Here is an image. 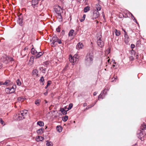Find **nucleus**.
Instances as JSON below:
<instances>
[{"label":"nucleus","instance_id":"obj_1","mask_svg":"<svg viewBox=\"0 0 146 146\" xmlns=\"http://www.w3.org/2000/svg\"><path fill=\"white\" fill-rule=\"evenodd\" d=\"M27 110H24L20 111V113L17 115V119L18 120H21L25 118V116L27 114Z\"/></svg>","mask_w":146,"mask_h":146},{"label":"nucleus","instance_id":"obj_2","mask_svg":"<svg viewBox=\"0 0 146 146\" xmlns=\"http://www.w3.org/2000/svg\"><path fill=\"white\" fill-rule=\"evenodd\" d=\"M93 56L92 54L88 53L86 55L85 59V62L87 64H90L92 63L93 59Z\"/></svg>","mask_w":146,"mask_h":146},{"label":"nucleus","instance_id":"obj_3","mask_svg":"<svg viewBox=\"0 0 146 146\" xmlns=\"http://www.w3.org/2000/svg\"><path fill=\"white\" fill-rule=\"evenodd\" d=\"M97 44L100 47H103L104 45V43L103 41L101 40L102 36V35L100 33L97 34Z\"/></svg>","mask_w":146,"mask_h":146},{"label":"nucleus","instance_id":"obj_4","mask_svg":"<svg viewBox=\"0 0 146 146\" xmlns=\"http://www.w3.org/2000/svg\"><path fill=\"white\" fill-rule=\"evenodd\" d=\"M58 38L55 35H54L52 38L51 40H50L51 42H52L51 44L52 46L54 47L56 46L57 44L55 43L57 41Z\"/></svg>","mask_w":146,"mask_h":146},{"label":"nucleus","instance_id":"obj_5","mask_svg":"<svg viewBox=\"0 0 146 146\" xmlns=\"http://www.w3.org/2000/svg\"><path fill=\"white\" fill-rule=\"evenodd\" d=\"M54 11L56 15H59L63 12L62 9L59 6H56L54 8Z\"/></svg>","mask_w":146,"mask_h":146},{"label":"nucleus","instance_id":"obj_6","mask_svg":"<svg viewBox=\"0 0 146 146\" xmlns=\"http://www.w3.org/2000/svg\"><path fill=\"white\" fill-rule=\"evenodd\" d=\"M99 16L100 14L99 11L96 10H94L93 12V14L92 17L93 19H96Z\"/></svg>","mask_w":146,"mask_h":146},{"label":"nucleus","instance_id":"obj_7","mask_svg":"<svg viewBox=\"0 0 146 146\" xmlns=\"http://www.w3.org/2000/svg\"><path fill=\"white\" fill-rule=\"evenodd\" d=\"M129 38L127 34L125 35L124 41L126 44L128 43L129 41Z\"/></svg>","mask_w":146,"mask_h":146},{"label":"nucleus","instance_id":"obj_8","mask_svg":"<svg viewBox=\"0 0 146 146\" xmlns=\"http://www.w3.org/2000/svg\"><path fill=\"white\" fill-rule=\"evenodd\" d=\"M44 139V138L42 137L39 136L36 137V139L37 141H42Z\"/></svg>","mask_w":146,"mask_h":146},{"label":"nucleus","instance_id":"obj_9","mask_svg":"<svg viewBox=\"0 0 146 146\" xmlns=\"http://www.w3.org/2000/svg\"><path fill=\"white\" fill-rule=\"evenodd\" d=\"M38 3V0H33L32 1V4L33 6H35L37 5Z\"/></svg>","mask_w":146,"mask_h":146},{"label":"nucleus","instance_id":"obj_10","mask_svg":"<svg viewBox=\"0 0 146 146\" xmlns=\"http://www.w3.org/2000/svg\"><path fill=\"white\" fill-rule=\"evenodd\" d=\"M60 111L64 115H66L67 114V111H65L64 108H61L60 109Z\"/></svg>","mask_w":146,"mask_h":146},{"label":"nucleus","instance_id":"obj_11","mask_svg":"<svg viewBox=\"0 0 146 146\" xmlns=\"http://www.w3.org/2000/svg\"><path fill=\"white\" fill-rule=\"evenodd\" d=\"M56 16L60 21H62V17L61 15V14L59 15H56Z\"/></svg>","mask_w":146,"mask_h":146},{"label":"nucleus","instance_id":"obj_12","mask_svg":"<svg viewBox=\"0 0 146 146\" xmlns=\"http://www.w3.org/2000/svg\"><path fill=\"white\" fill-rule=\"evenodd\" d=\"M82 46H83L82 44L80 42H79L76 46V48L77 49H80L82 48Z\"/></svg>","mask_w":146,"mask_h":146},{"label":"nucleus","instance_id":"obj_13","mask_svg":"<svg viewBox=\"0 0 146 146\" xmlns=\"http://www.w3.org/2000/svg\"><path fill=\"white\" fill-rule=\"evenodd\" d=\"M43 130L44 129L42 128H41L37 131V133L41 134L43 132Z\"/></svg>","mask_w":146,"mask_h":146},{"label":"nucleus","instance_id":"obj_14","mask_svg":"<svg viewBox=\"0 0 146 146\" xmlns=\"http://www.w3.org/2000/svg\"><path fill=\"white\" fill-rule=\"evenodd\" d=\"M141 129L142 130H145L146 129V125L144 123L141 124Z\"/></svg>","mask_w":146,"mask_h":146},{"label":"nucleus","instance_id":"obj_15","mask_svg":"<svg viewBox=\"0 0 146 146\" xmlns=\"http://www.w3.org/2000/svg\"><path fill=\"white\" fill-rule=\"evenodd\" d=\"M38 54L36 55L35 57L36 59L38 58L40 56L42 55L43 53V52H38Z\"/></svg>","mask_w":146,"mask_h":146},{"label":"nucleus","instance_id":"obj_16","mask_svg":"<svg viewBox=\"0 0 146 146\" xmlns=\"http://www.w3.org/2000/svg\"><path fill=\"white\" fill-rule=\"evenodd\" d=\"M96 7L97 9L96 10L98 11L100 10L101 9V6L98 4L96 5Z\"/></svg>","mask_w":146,"mask_h":146},{"label":"nucleus","instance_id":"obj_17","mask_svg":"<svg viewBox=\"0 0 146 146\" xmlns=\"http://www.w3.org/2000/svg\"><path fill=\"white\" fill-rule=\"evenodd\" d=\"M90 7L87 6L85 7L84 9V12L85 13L88 12L90 10Z\"/></svg>","mask_w":146,"mask_h":146},{"label":"nucleus","instance_id":"obj_18","mask_svg":"<svg viewBox=\"0 0 146 146\" xmlns=\"http://www.w3.org/2000/svg\"><path fill=\"white\" fill-rule=\"evenodd\" d=\"M10 80H6L5 82H3V85H9L11 84L10 82Z\"/></svg>","mask_w":146,"mask_h":146},{"label":"nucleus","instance_id":"obj_19","mask_svg":"<svg viewBox=\"0 0 146 146\" xmlns=\"http://www.w3.org/2000/svg\"><path fill=\"white\" fill-rule=\"evenodd\" d=\"M56 129L59 132H60L62 131V127L60 126H58L56 127Z\"/></svg>","mask_w":146,"mask_h":146},{"label":"nucleus","instance_id":"obj_20","mask_svg":"<svg viewBox=\"0 0 146 146\" xmlns=\"http://www.w3.org/2000/svg\"><path fill=\"white\" fill-rule=\"evenodd\" d=\"M31 52L32 54H35L38 53L37 51L35 50L34 48H32L31 50Z\"/></svg>","mask_w":146,"mask_h":146},{"label":"nucleus","instance_id":"obj_21","mask_svg":"<svg viewBox=\"0 0 146 146\" xmlns=\"http://www.w3.org/2000/svg\"><path fill=\"white\" fill-rule=\"evenodd\" d=\"M115 32L116 35L117 36H119L120 34V31L117 30L116 29H115Z\"/></svg>","mask_w":146,"mask_h":146},{"label":"nucleus","instance_id":"obj_22","mask_svg":"<svg viewBox=\"0 0 146 146\" xmlns=\"http://www.w3.org/2000/svg\"><path fill=\"white\" fill-rule=\"evenodd\" d=\"M74 32V31L73 30H71L70 31L69 33H68V36H73V33Z\"/></svg>","mask_w":146,"mask_h":146},{"label":"nucleus","instance_id":"obj_23","mask_svg":"<svg viewBox=\"0 0 146 146\" xmlns=\"http://www.w3.org/2000/svg\"><path fill=\"white\" fill-rule=\"evenodd\" d=\"M38 71L36 69H34L33 71V74L36 75L37 76H38Z\"/></svg>","mask_w":146,"mask_h":146},{"label":"nucleus","instance_id":"obj_24","mask_svg":"<svg viewBox=\"0 0 146 146\" xmlns=\"http://www.w3.org/2000/svg\"><path fill=\"white\" fill-rule=\"evenodd\" d=\"M40 100H36L35 101V104L37 106L40 104Z\"/></svg>","mask_w":146,"mask_h":146},{"label":"nucleus","instance_id":"obj_25","mask_svg":"<svg viewBox=\"0 0 146 146\" xmlns=\"http://www.w3.org/2000/svg\"><path fill=\"white\" fill-rule=\"evenodd\" d=\"M37 124L40 126H43L44 123L42 121H38L37 122Z\"/></svg>","mask_w":146,"mask_h":146},{"label":"nucleus","instance_id":"obj_26","mask_svg":"<svg viewBox=\"0 0 146 146\" xmlns=\"http://www.w3.org/2000/svg\"><path fill=\"white\" fill-rule=\"evenodd\" d=\"M68 116H65L62 117V120L64 121H66L68 119Z\"/></svg>","mask_w":146,"mask_h":146},{"label":"nucleus","instance_id":"obj_27","mask_svg":"<svg viewBox=\"0 0 146 146\" xmlns=\"http://www.w3.org/2000/svg\"><path fill=\"white\" fill-rule=\"evenodd\" d=\"M22 20H23V19L22 18H19V25L21 26L22 25V24L23 23Z\"/></svg>","mask_w":146,"mask_h":146},{"label":"nucleus","instance_id":"obj_28","mask_svg":"<svg viewBox=\"0 0 146 146\" xmlns=\"http://www.w3.org/2000/svg\"><path fill=\"white\" fill-rule=\"evenodd\" d=\"M6 60H7L8 61L9 60L11 61L13 60V58L10 56H8L6 57Z\"/></svg>","mask_w":146,"mask_h":146},{"label":"nucleus","instance_id":"obj_29","mask_svg":"<svg viewBox=\"0 0 146 146\" xmlns=\"http://www.w3.org/2000/svg\"><path fill=\"white\" fill-rule=\"evenodd\" d=\"M46 142V145L47 146H52V142H49L48 141H47Z\"/></svg>","mask_w":146,"mask_h":146},{"label":"nucleus","instance_id":"obj_30","mask_svg":"<svg viewBox=\"0 0 146 146\" xmlns=\"http://www.w3.org/2000/svg\"><path fill=\"white\" fill-rule=\"evenodd\" d=\"M10 91V90L9 88H7L5 90V91L8 94L11 93Z\"/></svg>","mask_w":146,"mask_h":146},{"label":"nucleus","instance_id":"obj_31","mask_svg":"<svg viewBox=\"0 0 146 146\" xmlns=\"http://www.w3.org/2000/svg\"><path fill=\"white\" fill-rule=\"evenodd\" d=\"M69 61L71 62L74 63V60H73V57L70 56V55L69 57Z\"/></svg>","mask_w":146,"mask_h":146},{"label":"nucleus","instance_id":"obj_32","mask_svg":"<svg viewBox=\"0 0 146 146\" xmlns=\"http://www.w3.org/2000/svg\"><path fill=\"white\" fill-rule=\"evenodd\" d=\"M105 90L103 91L101 93V94L99 95L98 97V99L99 100L100 98H102V99H103V98L102 97V94H104V92Z\"/></svg>","mask_w":146,"mask_h":146},{"label":"nucleus","instance_id":"obj_33","mask_svg":"<svg viewBox=\"0 0 146 146\" xmlns=\"http://www.w3.org/2000/svg\"><path fill=\"white\" fill-rule=\"evenodd\" d=\"M94 105V104H93L91 105L88 106L86 108V109L84 110H88L89 109L91 108L92 107H93Z\"/></svg>","mask_w":146,"mask_h":146},{"label":"nucleus","instance_id":"obj_34","mask_svg":"<svg viewBox=\"0 0 146 146\" xmlns=\"http://www.w3.org/2000/svg\"><path fill=\"white\" fill-rule=\"evenodd\" d=\"M40 80V82H42V85H44V80L43 76L41 77Z\"/></svg>","mask_w":146,"mask_h":146},{"label":"nucleus","instance_id":"obj_35","mask_svg":"<svg viewBox=\"0 0 146 146\" xmlns=\"http://www.w3.org/2000/svg\"><path fill=\"white\" fill-rule=\"evenodd\" d=\"M16 82L17 83V85L19 86H20L21 84V82L20 81L19 79H18L16 81Z\"/></svg>","mask_w":146,"mask_h":146},{"label":"nucleus","instance_id":"obj_36","mask_svg":"<svg viewBox=\"0 0 146 146\" xmlns=\"http://www.w3.org/2000/svg\"><path fill=\"white\" fill-rule=\"evenodd\" d=\"M72 106H73L72 104H71V103L70 104H69L68 107V110L67 111H68V110H69L71 109V108H72Z\"/></svg>","mask_w":146,"mask_h":146},{"label":"nucleus","instance_id":"obj_37","mask_svg":"<svg viewBox=\"0 0 146 146\" xmlns=\"http://www.w3.org/2000/svg\"><path fill=\"white\" fill-rule=\"evenodd\" d=\"M86 17V15L85 14H84L83 15V17L82 18V19H81L80 21L81 22H83V21H84L85 20V18Z\"/></svg>","mask_w":146,"mask_h":146},{"label":"nucleus","instance_id":"obj_38","mask_svg":"<svg viewBox=\"0 0 146 146\" xmlns=\"http://www.w3.org/2000/svg\"><path fill=\"white\" fill-rule=\"evenodd\" d=\"M140 132L138 134V135H139L141 136V135H143L142 137H143L145 135V134L143 133V132L141 131H140Z\"/></svg>","mask_w":146,"mask_h":146},{"label":"nucleus","instance_id":"obj_39","mask_svg":"<svg viewBox=\"0 0 146 146\" xmlns=\"http://www.w3.org/2000/svg\"><path fill=\"white\" fill-rule=\"evenodd\" d=\"M3 62L5 64H7L8 63V61H7V60H6V58H4L3 60Z\"/></svg>","mask_w":146,"mask_h":146},{"label":"nucleus","instance_id":"obj_40","mask_svg":"<svg viewBox=\"0 0 146 146\" xmlns=\"http://www.w3.org/2000/svg\"><path fill=\"white\" fill-rule=\"evenodd\" d=\"M10 91L11 92V93L14 92V91H15V89H13V88H10Z\"/></svg>","mask_w":146,"mask_h":146},{"label":"nucleus","instance_id":"obj_41","mask_svg":"<svg viewBox=\"0 0 146 146\" xmlns=\"http://www.w3.org/2000/svg\"><path fill=\"white\" fill-rule=\"evenodd\" d=\"M73 60H74V63L75 62H76L77 61H78V58H74L73 57Z\"/></svg>","mask_w":146,"mask_h":146},{"label":"nucleus","instance_id":"obj_42","mask_svg":"<svg viewBox=\"0 0 146 146\" xmlns=\"http://www.w3.org/2000/svg\"><path fill=\"white\" fill-rule=\"evenodd\" d=\"M51 84V81L49 80L47 82V85L48 86H49Z\"/></svg>","mask_w":146,"mask_h":146},{"label":"nucleus","instance_id":"obj_43","mask_svg":"<svg viewBox=\"0 0 146 146\" xmlns=\"http://www.w3.org/2000/svg\"><path fill=\"white\" fill-rule=\"evenodd\" d=\"M74 58H78V55L77 54H75L73 57Z\"/></svg>","mask_w":146,"mask_h":146},{"label":"nucleus","instance_id":"obj_44","mask_svg":"<svg viewBox=\"0 0 146 146\" xmlns=\"http://www.w3.org/2000/svg\"><path fill=\"white\" fill-rule=\"evenodd\" d=\"M134 57L133 56H131L130 57V59L132 61L134 60Z\"/></svg>","mask_w":146,"mask_h":146},{"label":"nucleus","instance_id":"obj_45","mask_svg":"<svg viewBox=\"0 0 146 146\" xmlns=\"http://www.w3.org/2000/svg\"><path fill=\"white\" fill-rule=\"evenodd\" d=\"M60 28L58 27V28L56 29V30L58 32H60Z\"/></svg>","mask_w":146,"mask_h":146},{"label":"nucleus","instance_id":"obj_46","mask_svg":"<svg viewBox=\"0 0 146 146\" xmlns=\"http://www.w3.org/2000/svg\"><path fill=\"white\" fill-rule=\"evenodd\" d=\"M135 47V45L134 44H132L131 45V48L133 49Z\"/></svg>","mask_w":146,"mask_h":146},{"label":"nucleus","instance_id":"obj_47","mask_svg":"<svg viewBox=\"0 0 146 146\" xmlns=\"http://www.w3.org/2000/svg\"><path fill=\"white\" fill-rule=\"evenodd\" d=\"M57 42H58L59 44H61L62 43V42L61 41V40L59 39H57Z\"/></svg>","mask_w":146,"mask_h":146},{"label":"nucleus","instance_id":"obj_48","mask_svg":"<svg viewBox=\"0 0 146 146\" xmlns=\"http://www.w3.org/2000/svg\"><path fill=\"white\" fill-rule=\"evenodd\" d=\"M46 69L45 68H43L42 70V72L43 73H45L46 71Z\"/></svg>","mask_w":146,"mask_h":146},{"label":"nucleus","instance_id":"obj_49","mask_svg":"<svg viewBox=\"0 0 146 146\" xmlns=\"http://www.w3.org/2000/svg\"><path fill=\"white\" fill-rule=\"evenodd\" d=\"M23 99L21 98H18V100L19 101H22Z\"/></svg>","mask_w":146,"mask_h":146},{"label":"nucleus","instance_id":"obj_50","mask_svg":"<svg viewBox=\"0 0 146 146\" xmlns=\"http://www.w3.org/2000/svg\"><path fill=\"white\" fill-rule=\"evenodd\" d=\"M87 104L86 103H85L83 104V106L84 107L86 106H87Z\"/></svg>","mask_w":146,"mask_h":146},{"label":"nucleus","instance_id":"obj_51","mask_svg":"<svg viewBox=\"0 0 146 146\" xmlns=\"http://www.w3.org/2000/svg\"><path fill=\"white\" fill-rule=\"evenodd\" d=\"M16 87V85H15V86H13L11 88H13V89H15V88Z\"/></svg>","mask_w":146,"mask_h":146},{"label":"nucleus","instance_id":"obj_52","mask_svg":"<svg viewBox=\"0 0 146 146\" xmlns=\"http://www.w3.org/2000/svg\"><path fill=\"white\" fill-rule=\"evenodd\" d=\"M1 123L2 124H3L4 122L3 121L2 119L0 121Z\"/></svg>","mask_w":146,"mask_h":146},{"label":"nucleus","instance_id":"obj_53","mask_svg":"<svg viewBox=\"0 0 146 146\" xmlns=\"http://www.w3.org/2000/svg\"><path fill=\"white\" fill-rule=\"evenodd\" d=\"M28 47L27 46L25 47L24 49V50H28Z\"/></svg>","mask_w":146,"mask_h":146},{"label":"nucleus","instance_id":"obj_54","mask_svg":"<svg viewBox=\"0 0 146 146\" xmlns=\"http://www.w3.org/2000/svg\"><path fill=\"white\" fill-rule=\"evenodd\" d=\"M97 94V93L96 92H95L93 93V95L94 96H96V95Z\"/></svg>","mask_w":146,"mask_h":146},{"label":"nucleus","instance_id":"obj_55","mask_svg":"<svg viewBox=\"0 0 146 146\" xmlns=\"http://www.w3.org/2000/svg\"><path fill=\"white\" fill-rule=\"evenodd\" d=\"M47 94H48V92H47V91L44 93V94L45 95H47Z\"/></svg>","mask_w":146,"mask_h":146},{"label":"nucleus","instance_id":"obj_56","mask_svg":"<svg viewBox=\"0 0 146 146\" xmlns=\"http://www.w3.org/2000/svg\"><path fill=\"white\" fill-rule=\"evenodd\" d=\"M43 68V67H40V68H39V69H40V70H41V71H42V70Z\"/></svg>","mask_w":146,"mask_h":146},{"label":"nucleus","instance_id":"obj_57","mask_svg":"<svg viewBox=\"0 0 146 146\" xmlns=\"http://www.w3.org/2000/svg\"><path fill=\"white\" fill-rule=\"evenodd\" d=\"M123 30L124 32L125 33V35H126V34H127V33L125 31V30H124V29H123Z\"/></svg>","mask_w":146,"mask_h":146},{"label":"nucleus","instance_id":"obj_58","mask_svg":"<svg viewBox=\"0 0 146 146\" xmlns=\"http://www.w3.org/2000/svg\"><path fill=\"white\" fill-rule=\"evenodd\" d=\"M66 67H65V68H64V69H63V72H65V71H66Z\"/></svg>","mask_w":146,"mask_h":146},{"label":"nucleus","instance_id":"obj_59","mask_svg":"<svg viewBox=\"0 0 146 146\" xmlns=\"http://www.w3.org/2000/svg\"><path fill=\"white\" fill-rule=\"evenodd\" d=\"M1 85H3V82H0V86Z\"/></svg>","mask_w":146,"mask_h":146},{"label":"nucleus","instance_id":"obj_60","mask_svg":"<svg viewBox=\"0 0 146 146\" xmlns=\"http://www.w3.org/2000/svg\"><path fill=\"white\" fill-rule=\"evenodd\" d=\"M117 79V77L116 76L114 78V79L115 80V79Z\"/></svg>","mask_w":146,"mask_h":146},{"label":"nucleus","instance_id":"obj_61","mask_svg":"<svg viewBox=\"0 0 146 146\" xmlns=\"http://www.w3.org/2000/svg\"><path fill=\"white\" fill-rule=\"evenodd\" d=\"M131 17H133V18H134V16H133V15H132V14H131Z\"/></svg>","mask_w":146,"mask_h":146},{"label":"nucleus","instance_id":"obj_62","mask_svg":"<svg viewBox=\"0 0 146 146\" xmlns=\"http://www.w3.org/2000/svg\"><path fill=\"white\" fill-rule=\"evenodd\" d=\"M44 101H45V103H47V102L46 100H45Z\"/></svg>","mask_w":146,"mask_h":146},{"label":"nucleus","instance_id":"obj_63","mask_svg":"<svg viewBox=\"0 0 146 146\" xmlns=\"http://www.w3.org/2000/svg\"><path fill=\"white\" fill-rule=\"evenodd\" d=\"M48 86H47V85H46V86H45V88H47Z\"/></svg>","mask_w":146,"mask_h":146},{"label":"nucleus","instance_id":"obj_64","mask_svg":"<svg viewBox=\"0 0 146 146\" xmlns=\"http://www.w3.org/2000/svg\"><path fill=\"white\" fill-rule=\"evenodd\" d=\"M141 138V139L142 141L143 140H142V137H139V138Z\"/></svg>","mask_w":146,"mask_h":146}]
</instances>
